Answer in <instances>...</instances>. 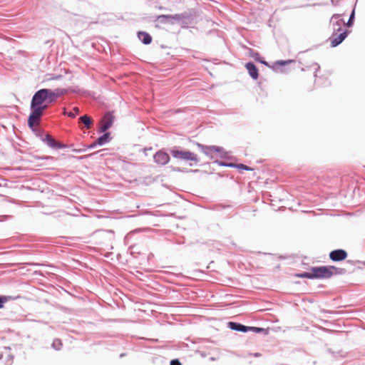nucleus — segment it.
Wrapping results in <instances>:
<instances>
[{"label": "nucleus", "instance_id": "f257e3e1", "mask_svg": "<svg viewBox=\"0 0 365 365\" xmlns=\"http://www.w3.org/2000/svg\"><path fill=\"white\" fill-rule=\"evenodd\" d=\"M48 104L49 102L46 95V91H43V88L35 93L31 100V112L28 120V123L30 127L38 124L40 118L43 111L48 108Z\"/></svg>", "mask_w": 365, "mask_h": 365}, {"label": "nucleus", "instance_id": "f03ea898", "mask_svg": "<svg viewBox=\"0 0 365 365\" xmlns=\"http://www.w3.org/2000/svg\"><path fill=\"white\" fill-rule=\"evenodd\" d=\"M310 271L312 272L314 279L329 278L337 273V268L334 266L314 267L310 269Z\"/></svg>", "mask_w": 365, "mask_h": 365}, {"label": "nucleus", "instance_id": "7ed1b4c3", "mask_svg": "<svg viewBox=\"0 0 365 365\" xmlns=\"http://www.w3.org/2000/svg\"><path fill=\"white\" fill-rule=\"evenodd\" d=\"M170 153L173 157L175 158L183 160L193 161L195 163L198 162L197 155L192 152L173 148L171 150Z\"/></svg>", "mask_w": 365, "mask_h": 365}, {"label": "nucleus", "instance_id": "20e7f679", "mask_svg": "<svg viewBox=\"0 0 365 365\" xmlns=\"http://www.w3.org/2000/svg\"><path fill=\"white\" fill-rule=\"evenodd\" d=\"M198 146L201 148L202 152L210 156L211 158H215L216 155L221 156L224 153L222 148L215 145L205 146L198 144Z\"/></svg>", "mask_w": 365, "mask_h": 365}, {"label": "nucleus", "instance_id": "39448f33", "mask_svg": "<svg viewBox=\"0 0 365 365\" xmlns=\"http://www.w3.org/2000/svg\"><path fill=\"white\" fill-rule=\"evenodd\" d=\"M43 91H46V95L47 96L49 103L66 93V90L63 88H57L55 91L43 88Z\"/></svg>", "mask_w": 365, "mask_h": 365}, {"label": "nucleus", "instance_id": "423d86ee", "mask_svg": "<svg viewBox=\"0 0 365 365\" xmlns=\"http://www.w3.org/2000/svg\"><path fill=\"white\" fill-rule=\"evenodd\" d=\"M347 34L346 31H334L331 36L329 38L331 45L333 47L338 46L346 37Z\"/></svg>", "mask_w": 365, "mask_h": 365}, {"label": "nucleus", "instance_id": "0eeeda50", "mask_svg": "<svg viewBox=\"0 0 365 365\" xmlns=\"http://www.w3.org/2000/svg\"><path fill=\"white\" fill-rule=\"evenodd\" d=\"M113 116L110 113H106L101 121L99 132H106L110 128L113 123Z\"/></svg>", "mask_w": 365, "mask_h": 365}, {"label": "nucleus", "instance_id": "6e6552de", "mask_svg": "<svg viewBox=\"0 0 365 365\" xmlns=\"http://www.w3.org/2000/svg\"><path fill=\"white\" fill-rule=\"evenodd\" d=\"M153 158L156 163L161 165L167 164L170 160L169 155L167 153L162 150L158 151L154 155Z\"/></svg>", "mask_w": 365, "mask_h": 365}, {"label": "nucleus", "instance_id": "1a4fd4ad", "mask_svg": "<svg viewBox=\"0 0 365 365\" xmlns=\"http://www.w3.org/2000/svg\"><path fill=\"white\" fill-rule=\"evenodd\" d=\"M329 257L334 262L342 261L347 257V253L344 250H336L329 253Z\"/></svg>", "mask_w": 365, "mask_h": 365}, {"label": "nucleus", "instance_id": "9d476101", "mask_svg": "<svg viewBox=\"0 0 365 365\" xmlns=\"http://www.w3.org/2000/svg\"><path fill=\"white\" fill-rule=\"evenodd\" d=\"M339 14H334L331 19V23L333 24V29L334 31H341V26L345 25L343 19H339Z\"/></svg>", "mask_w": 365, "mask_h": 365}, {"label": "nucleus", "instance_id": "9b49d317", "mask_svg": "<svg viewBox=\"0 0 365 365\" xmlns=\"http://www.w3.org/2000/svg\"><path fill=\"white\" fill-rule=\"evenodd\" d=\"M339 14H334L331 19V23L333 24V29L334 31H341V26L345 25L343 19H339Z\"/></svg>", "mask_w": 365, "mask_h": 365}, {"label": "nucleus", "instance_id": "f8f14e48", "mask_svg": "<svg viewBox=\"0 0 365 365\" xmlns=\"http://www.w3.org/2000/svg\"><path fill=\"white\" fill-rule=\"evenodd\" d=\"M245 68H247L250 76L254 79L257 80L259 77V71L256 66L252 63L249 62L245 64Z\"/></svg>", "mask_w": 365, "mask_h": 365}, {"label": "nucleus", "instance_id": "ddd939ff", "mask_svg": "<svg viewBox=\"0 0 365 365\" xmlns=\"http://www.w3.org/2000/svg\"><path fill=\"white\" fill-rule=\"evenodd\" d=\"M216 163H217L220 166H226V167H231V168H237L239 169H242L245 170H252V169L244 164H234V163H225L221 161H216Z\"/></svg>", "mask_w": 365, "mask_h": 365}, {"label": "nucleus", "instance_id": "4468645a", "mask_svg": "<svg viewBox=\"0 0 365 365\" xmlns=\"http://www.w3.org/2000/svg\"><path fill=\"white\" fill-rule=\"evenodd\" d=\"M229 327H230V328H231L233 330L242 331V332H246L249 330H251V329H252L251 327H246V326H244L242 324H237L235 322H230Z\"/></svg>", "mask_w": 365, "mask_h": 365}, {"label": "nucleus", "instance_id": "2eb2a0df", "mask_svg": "<svg viewBox=\"0 0 365 365\" xmlns=\"http://www.w3.org/2000/svg\"><path fill=\"white\" fill-rule=\"evenodd\" d=\"M47 145L53 148H61L63 147L60 143L56 141L51 135H47L45 139Z\"/></svg>", "mask_w": 365, "mask_h": 365}, {"label": "nucleus", "instance_id": "dca6fc26", "mask_svg": "<svg viewBox=\"0 0 365 365\" xmlns=\"http://www.w3.org/2000/svg\"><path fill=\"white\" fill-rule=\"evenodd\" d=\"M139 39L145 44H149L151 43L152 37L150 35L144 31H140L138 34Z\"/></svg>", "mask_w": 365, "mask_h": 365}, {"label": "nucleus", "instance_id": "f3484780", "mask_svg": "<svg viewBox=\"0 0 365 365\" xmlns=\"http://www.w3.org/2000/svg\"><path fill=\"white\" fill-rule=\"evenodd\" d=\"M79 123H83L87 129H90L93 124V120L91 117L85 115L79 118Z\"/></svg>", "mask_w": 365, "mask_h": 365}, {"label": "nucleus", "instance_id": "a211bd4d", "mask_svg": "<svg viewBox=\"0 0 365 365\" xmlns=\"http://www.w3.org/2000/svg\"><path fill=\"white\" fill-rule=\"evenodd\" d=\"M110 140V133H106L102 136L99 137L96 140V143H98L100 145H102Z\"/></svg>", "mask_w": 365, "mask_h": 365}, {"label": "nucleus", "instance_id": "6ab92c4d", "mask_svg": "<svg viewBox=\"0 0 365 365\" xmlns=\"http://www.w3.org/2000/svg\"><path fill=\"white\" fill-rule=\"evenodd\" d=\"M184 16L182 14H175V15H161L159 16V19H165L167 20H176L180 21L182 19Z\"/></svg>", "mask_w": 365, "mask_h": 365}, {"label": "nucleus", "instance_id": "aec40b11", "mask_svg": "<svg viewBox=\"0 0 365 365\" xmlns=\"http://www.w3.org/2000/svg\"><path fill=\"white\" fill-rule=\"evenodd\" d=\"M63 346V344L61 339H55L52 343V347L56 350H61Z\"/></svg>", "mask_w": 365, "mask_h": 365}, {"label": "nucleus", "instance_id": "412c9836", "mask_svg": "<svg viewBox=\"0 0 365 365\" xmlns=\"http://www.w3.org/2000/svg\"><path fill=\"white\" fill-rule=\"evenodd\" d=\"M297 277L300 278H308V279H314L312 272L310 271L309 272H303L301 274H296Z\"/></svg>", "mask_w": 365, "mask_h": 365}, {"label": "nucleus", "instance_id": "4be33fe9", "mask_svg": "<svg viewBox=\"0 0 365 365\" xmlns=\"http://www.w3.org/2000/svg\"><path fill=\"white\" fill-rule=\"evenodd\" d=\"M11 297L8 296H0V309L4 307V304L11 299Z\"/></svg>", "mask_w": 365, "mask_h": 365}, {"label": "nucleus", "instance_id": "5701e85b", "mask_svg": "<svg viewBox=\"0 0 365 365\" xmlns=\"http://www.w3.org/2000/svg\"><path fill=\"white\" fill-rule=\"evenodd\" d=\"M78 113H79V108L78 107H74L73 108V111L68 113V115L71 118H74Z\"/></svg>", "mask_w": 365, "mask_h": 365}, {"label": "nucleus", "instance_id": "b1692460", "mask_svg": "<svg viewBox=\"0 0 365 365\" xmlns=\"http://www.w3.org/2000/svg\"><path fill=\"white\" fill-rule=\"evenodd\" d=\"M292 62V61H277L275 62V65H277V66H284L287 63H289Z\"/></svg>", "mask_w": 365, "mask_h": 365}, {"label": "nucleus", "instance_id": "393cba45", "mask_svg": "<svg viewBox=\"0 0 365 365\" xmlns=\"http://www.w3.org/2000/svg\"><path fill=\"white\" fill-rule=\"evenodd\" d=\"M170 365H181V363L178 359H174L170 361Z\"/></svg>", "mask_w": 365, "mask_h": 365}, {"label": "nucleus", "instance_id": "a878e982", "mask_svg": "<svg viewBox=\"0 0 365 365\" xmlns=\"http://www.w3.org/2000/svg\"><path fill=\"white\" fill-rule=\"evenodd\" d=\"M251 56L252 58H254L255 60H259V53L255 52V53H252Z\"/></svg>", "mask_w": 365, "mask_h": 365}, {"label": "nucleus", "instance_id": "bb28decb", "mask_svg": "<svg viewBox=\"0 0 365 365\" xmlns=\"http://www.w3.org/2000/svg\"><path fill=\"white\" fill-rule=\"evenodd\" d=\"M354 12L352 11V14H351V16L349 18V21L347 23L348 26H350L351 24V21H352V20L354 19Z\"/></svg>", "mask_w": 365, "mask_h": 365}, {"label": "nucleus", "instance_id": "cd10ccee", "mask_svg": "<svg viewBox=\"0 0 365 365\" xmlns=\"http://www.w3.org/2000/svg\"><path fill=\"white\" fill-rule=\"evenodd\" d=\"M262 329L261 328H257V327H252L251 330H254L256 332H259Z\"/></svg>", "mask_w": 365, "mask_h": 365}, {"label": "nucleus", "instance_id": "c85d7f7f", "mask_svg": "<svg viewBox=\"0 0 365 365\" xmlns=\"http://www.w3.org/2000/svg\"><path fill=\"white\" fill-rule=\"evenodd\" d=\"M97 145H98V143H96V140L93 143H92L91 145H90L88 146V148H94V147H95V146H96Z\"/></svg>", "mask_w": 365, "mask_h": 365}, {"label": "nucleus", "instance_id": "c756f323", "mask_svg": "<svg viewBox=\"0 0 365 365\" xmlns=\"http://www.w3.org/2000/svg\"><path fill=\"white\" fill-rule=\"evenodd\" d=\"M63 114H64V115H68V113L66 112V110H63Z\"/></svg>", "mask_w": 365, "mask_h": 365}]
</instances>
